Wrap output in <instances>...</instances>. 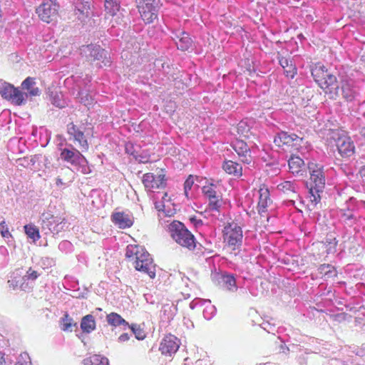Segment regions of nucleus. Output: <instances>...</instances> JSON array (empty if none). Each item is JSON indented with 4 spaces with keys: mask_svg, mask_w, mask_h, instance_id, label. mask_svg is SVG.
Listing matches in <instances>:
<instances>
[{
    "mask_svg": "<svg viewBox=\"0 0 365 365\" xmlns=\"http://www.w3.org/2000/svg\"><path fill=\"white\" fill-rule=\"evenodd\" d=\"M168 232L171 237L182 247L189 250H197L202 252V245H197L194 235L187 229L183 223L174 220L168 225Z\"/></svg>",
    "mask_w": 365,
    "mask_h": 365,
    "instance_id": "obj_1",
    "label": "nucleus"
},
{
    "mask_svg": "<svg viewBox=\"0 0 365 365\" xmlns=\"http://www.w3.org/2000/svg\"><path fill=\"white\" fill-rule=\"evenodd\" d=\"M308 169L310 174V189L311 201L314 203L319 202L320 193L323 192L326 178L324 166L314 162L308 164Z\"/></svg>",
    "mask_w": 365,
    "mask_h": 365,
    "instance_id": "obj_2",
    "label": "nucleus"
},
{
    "mask_svg": "<svg viewBox=\"0 0 365 365\" xmlns=\"http://www.w3.org/2000/svg\"><path fill=\"white\" fill-rule=\"evenodd\" d=\"M61 158L65 162L69 163L73 170L81 172L83 174H89L91 169L88 165L86 158L79 150L74 148L71 145L61 149Z\"/></svg>",
    "mask_w": 365,
    "mask_h": 365,
    "instance_id": "obj_3",
    "label": "nucleus"
},
{
    "mask_svg": "<svg viewBox=\"0 0 365 365\" xmlns=\"http://www.w3.org/2000/svg\"><path fill=\"white\" fill-rule=\"evenodd\" d=\"M80 53L88 61H98L97 64L100 68L111 65L110 54L99 45L92 43L83 45L80 48Z\"/></svg>",
    "mask_w": 365,
    "mask_h": 365,
    "instance_id": "obj_4",
    "label": "nucleus"
},
{
    "mask_svg": "<svg viewBox=\"0 0 365 365\" xmlns=\"http://www.w3.org/2000/svg\"><path fill=\"white\" fill-rule=\"evenodd\" d=\"M0 95L16 106L24 105L26 101V95L24 92L2 80H0Z\"/></svg>",
    "mask_w": 365,
    "mask_h": 365,
    "instance_id": "obj_5",
    "label": "nucleus"
},
{
    "mask_svg": "<svg viewBox=\"0 0 365 365\" xmlns=\"http://www.w3.org/2000/svg\"><path fill=\"white\" fill-rule=\"evenodd\" d=\"M224 240L233 250L240 248L242 244V230L236 223H228L223 230Z\"/></svg>",
    "mask_w": 365,
    "mask_h": 365,
    "instance_id": "obj_6",
    "label": "nucleus"
},
{
    "mask_svg": "<svg viewBox=\"0 0 365 365\" xmlns=\"http://www.w3.org/2000/svg\"><path fill=\"white\" fill-rule=\"evenodd\" d=\"M59 5L52 0H45L37 9L38 17L46 23L55 20L58 15Z\"/></svg>",
    "mask_w": 365,
    "mask_h": 365,
    "instance_id": "obj_7",
    "label": "nucleus"
},
{
    "mask_svg": "<svg viewBox=\"0 0 365 365\" xmlns=\"http://www.w3.org/2000/svg\"><path fill=\"white\" fill-rule=\"evenodd\" d=\"M41 227L53 234H58L64 230L66 222L50 213H43L41 216Z\"/></svg>",
    "mask_w": 365,
    "mask_h": 365,
    "instance_id": "obj_8",
    "label": "nucleus"
},
{
    "mask_svg": "<svg viewBox=\"0 0 365 365\" xmlns=\"http://www.w3.org/2000/svg\"><path fill=\"white\" fill-rule=\"evenodd\" d=\"M135 268L148 274L150 278L155 277V266L150 254L145 250L134 261Z\"/></svg>",
    "mask_w": 365,
    "mask_h": 365,
    "instance_id": "obj_9",
    "label": "nucleus"
},
{
    "mask_svg": "<svg viewBox=\"0 0 365 365\" xmlns=\"http://www.w3.org/2000/svg\"><path fill=\"white\" fill-rule=\"evenodd\" d=\"M327 94L331 96V98H336L339 96V85L337 78L335 75L328 72L325 75V79L320 83L319 86Z\"/></svg>",
    "mask_w": 365,
    "mask_h": 365,
    "instance_id": "obj_10",
    "label": "nucleus"
},
{
    "mask_svg": "<svg viewBox=\"0 0 365 365\" xmlns=\"http://www.w3.org/2000/svg\"><path fill=\"white\" fill-rule=\"evenodd\" d=\"M143 183L148 191H153L154 189L165 187L166 179L165 175H154L153 173H148L143 175Z\"/></svg>",
    "mask_w": 365,
    "mask_h": 365,
    "instance_id": "obj_11",
    "label": "nucleus"
},
{
    "mask_svg": "<svg viewBox=\"0 0 365 365\" xmlns=\"http://www.w3.org/2000/svg\"><path fill=\"white\" fill-rule=\"evenodd\" d=\"M302 141V138L299 137L294 133L289 134L285 131H281L278 133L274 139V143L279 147H281L284 145L298 146L301 145Z\"/></svg>",
    "mask_w": 365,
    "mask_h": 365,
    "instance_id": "obj_12",
    "label": "nucleus"
},
{
    "mask_svg": "<svg viewBox=\"0 0 365 365\" xmlns=\"http://www.w3.org/2000/svg\"><path fill=\"white\" fill-rule=\"evenodd\" d=\"M67 132L70 136L73 137L75 141L79 143L83 152L88 150V143L86 138L84 131L81 127L77 126L73 123H71L67 125Z\"/></svg>",
    "mask_w": 365,
    "mask_h": 365,
    "instance_id": "obj_13",
    "label": "nucleus"
},
{
    "mask_svg": "<svg viewBox=\"0 0 365 365\" xmlns=\"http://www.w3.org/2000/svg\"><path fill=\"white\" fill-rule=\"evenodd\" d=\"M340 90L342 97L346 101H354L357 94L354 81L347 76H343L340 78L339 91Z\"/></svg>",
    "mask_w": 365,
    "mask_h": 365,
    "instance_id": "obj_14",
    "label": "nucleus"
},
{
    "mask_svg": "<svg viewBox=\"0 0 365 365\" xmlns=\"http://www.w3.org/2000/svg\"><path fill=\"white\" fill-rule=\"evenodd\" d=\"M336 147L339 153L343 158H349L355 153L354 142L349 136H341L336 140Z\"/></svg>",
    "mask_w": 365,
    "mask_h": 365,
    "instance_id": "obj_15",
    "label": "nucleus"
},
{
    "mask_svg": "<svg viewBox=\"0 0 365 365\" xmlns=\"http://www.w3.org/2000/svg\"><path fill=\"white\" fill-rule=\"evenodd\" d=\"M38 276L39 274L30 267L21 278L18 280H9V282H11L13 286L19 287L21 290L29 291L31 289L32 287L27 281L30 280L34 282L38 278Z\"/></svg>",
    "mask_w": 365,
    "mask_h": 365,
    "instance_id": "obj_16",
    "label": "nucleus"
},
{
    "mask_svg": "<svg viewBox=\"0 0 365 365\" xmlns=\"http://www.w3.org/2000/svg\"><path fill=\"white\" fill-rule=\"evenodd\" d=\"M232 147L237 153L242 163L246 164L251 163L252 157L250 148L245 141L237 140L232 143Z\"/></svg>",
    "mask_w": 365,
    "mask_h": 365,
    "instance_id": "obj_17",
    "label": "nucleus"
},
{
    "mask_svg": "<svg viewBox=\"0 0 365 365\" xmlns=\"http://www.w3.org/2000/svg\"><path fill=\"white\" fill-rule=\"evenodd\" d=\"M179 348V341L174 335H168L163 339L160 349L163 354L171 355L175 353Z\"/></svg>",
    "mask_w": 365,
    "mask_h": 365,
    "instance_id": "obj_18",
    "label": "nucleus"
},
{
    "mask_svg": "<svg viewBox=\"0 0 365 365\" xmlns=\"http://www.w3.org/2000/svg\"><path fill=\"white\" fill-rule=\"evenodd\" d=\"M74 12L78 19L81 21H85L88 18L91 11V4L88 1L74 0Z\"/></svg>",
    "mask_w": 365,
    "mask_h": 365,
    "instance_id": "obj_19",
    "label": "nucleus"
},
{
    "mask_svg": "<svg viewBox=\"0 0 365 365\" xmlns=\"http://www.w3.org/2000/svg\"><path fill=\"white\" fill-rule=\"evenodd\" d=\"M175 41L176 46L181 51L188 50L192 44V40L189 34L185 31H177L172 37Z\"/></svg>",
    "mask_w": 365,
    "mask_h": 365,
    "instance_id": "obj_20",
    "label": "nucleus"
},
{
    "mask_svg": "<svg viewBox=\"0 0 365 365\" xmlns=\"http://www.w3.org/2000/svg\"><path fill=\"white\" fill-rule=\"evenodd\" d=\"M138 11L142 19L145 24H150L158 16V6H139Z\"/></svg>",
    "mask_w": 365,
    "mask_h": 365,
    "instance_id": "obj_21",
    "label": "nucleus"
},
{
    "mask_svg": "<svg viewBox=\"0 0 365 365\" xmlns=\"http://www.w3.org/2000/svg\"><path fill=\"white\" fill-rule=\"evenodd\" d=\"M259 197L257 205V211L261 216H263V214L267 211V208L272 202V200L269 197V191L268 188H260L259 190Z\"/></svg>",
    "mask_w": 365,
    "mask_h": 365,
    "instance_id": "obj_22",
    "label": "nucleus"
},
{
    "mask_svg": "<svg viewBox=\"0 0 365 365\" xmlns=\"http://www.w3.org/2000/svg\"><path fill=\"white\" fill-rule=\"evenodd\" d=\"M125 153L131 156L140 163H146L149 162L150 155L147 153V152L140 149L139 150H136L134 145L132 143H127L125 145Z\"/></svg>",
    "mask_w": 365,
    "mask_h": 365,
    "instance_id": "obj_23",
    "label": "nucleus"
},
{
    "mask_svg": "<svg viewBox=\"0 0 365 365\" xmlns=\"http://www.w3.org/2000/svg\"><path fill=\"white\" fill-rule=\"evenodd\" d=\"M36 81L34 78L27 77L22 83H21V88L23 90H26L27 92H24V94L26 95V98L29 96H38L41 94V91L38 87H36Z\"/></svg>",
    "mask_w": 365,
    "mask_h": 365,
    "instance_id": "obj_24",
    "label": "nucleus"
},
{
    "mask_svg": "<svg viewBox=\"0 0 365 365\" xmlns=\"http://www.w3.org/2000/svg\"><path fill=\"white\" fill-rule=\"evenodd\" d=\"M220 282L222 284V287L227 290L235 292L237 289L236 279L233 274L222 272L217 274Z\"/></svg>",
    "mask_w": 365,
    "mask_h": 365,
    "instance_id": "obj_25",
    "label": "nucleus"
},
{
    "mask_svg": "<svg viewBox=\"0 0 365 365\" xmlns=\"http://www.w3.org/2000/svg\"><path fill=\"white\" fill-rule=\"evenodd\" d=\"M112 221L117 225L120 228L130 227L133 225V221L129 215L124 212H115L111 216Z\"/></svg>",
    "mask_w": 365,
    "mask_h": 365,
    "instance_id": "obj_26",
    "label": "nucleus"
},
{
    "mask_svg": "<svg viewBox=\"0 0 365 365\" xmlns=\"http://www.w3.org/2000/svg\"><path fill=\"white\" fill-rule=\"evenodd\" d=\"M339 217L341 222L349 227L356 225L359 220V217L344 208L339 210Z\"/></svg>",
    "mask_w": 365,
    "mask_h": 365,
    "instance_id": "obj_27",
    "label": "nucleus"
},
{
    "mask_svg": "<svg viewBox=\"0 0 365 365\" xmlns=\"http://www.w3.org/2000/svg\"><path fill=\"white\" fill-rule=\"evenodd\" d=\"M223 170L230 175L235 177H240L242 175V167L241 165L232 160H227L222 165Z\"/></svg>",
    "mask_w": 365,
    "mask_h": 365,
    "instance_id": "obj_28",
    "label": "nucleus"
},
{
    "mask_svg": "<svg viewBox=\"0 0 365 365\" xmlns=\"http://www.w3.org/2000/svg\"><path fill=\"white\" fill-rule=\"evenodd\" d=\"M328 72L327 68L319 63L316 64L312 68V76L319 86H320V83L325 79V75H327Z\"/></svg>",
    "mask_w": 365,
    "mask_h": 365,
    "instance_id": "obj_29",
    "label": "nucleus"
},
{
    "mask_svg": "<svg viewBox=\"0 0 365 365\" xmlns=\"http://www.w3.org/2000/svg\"><path fill=\"white\" fill-rule=\"evenodd\" d=\"M289 171L294 175H298L302 168L304 166V160L297 155H292L288 160Z\"/></svg>",
    "mask_w": 365,
    "mask_h": 365,
    "instance_id": "obj_30",
    "label": "nucleus"
},
{
    "mask_svg": "<svg viewBox=\"0 0 365 365\" xmlns=\"http://www.w3.org/2000/svg\"><path fill=\"white\" fill-rule=\"evenodd\" d=\"M81 328L84 333L89 334L96 329V322L92 314L83 317L81 322Z\"/></svg>",
    "mask_w": 365,
    "mask_h": 365,
    "instance_id": "obj_31",
    "label": "nucleus"
},
{
    "mask_svg": "<svg viewBox=\"0 0 365 365\" xmlns=\"http://www.w3.org/2000/svg\"><path fill=\"white\" fill-rule=\"evenodd\" d=\"M106 320L108 324L113 327L120 325L129 327L128 322H127L120 314L115 312H111L109 314H107Z\"/></svg>",
    "mask_w": 365,
    "mask_h": 365,
    "instance_id": "obj_32",
    "label": "nucleus"
},
{
    "mask_svg": "<svg viewBox=\"0 0 365 365\" xmlns=\"http://www.w3.org/2000/svg\"><path fill=\"white\" fill-rule=\"evenodd\" d=\"M145 250V249L138 245H129L126 247L125 257L126 258H133L137 259V257Z\"/></svg>",
    "mask_w": 365,
    "mask_h": 365,
    "instance_id": "obj_33",
    "label": "nucleus"
},
{
    "mask_svg": "<svg viewBox=\"0 0 365 365\" xmlns=\"http://www.w3.org/2000/svg\"><path fill=\"white\" fill-rule=\"evenodd\" d=\"M120 7V0H105V9L111 16H115Z\"/></svg>",
    "mask_w": 365,
    "mask_h": 365,
    "instance_id": "obj_34",
    "label": "nucleus"
},
{
    "mask_svg": "<svg viewBox=\"0 0 365 365\" xmlns=\"http://www.w3.org/2000/svg\"><path fill=\"white\" fill-rule=\"evenodd\" d=\"M76 327L77 323L68 314H65L61 318V329L64 331H72L73 328Z\"/></svg>",
    "mask_w": 365,
    "mask_h": 365,
    "instance_id": "obj_35",
    "label": "nucleus"
},
{
    "mask_svg": "<svg viewBox=\"0 0 365 365\" xmlns=\"http://www.w3.org/2000/svg\"><path fill=\"white\" fill-rule=\"evenodd\" d=\"M277 189L284 193H288L289 192L297 193L298 187L294 182L284 181L277 185Z\"/></svg>",
    "mask_w": 365,
    "mask_h": 365,
    "instance_id": "obj_36",
    "label": "nucleus"
},
{
    "mask_svg": "<svg viewBox=\"0 0 365 365\" xmlns=\"http://www.w3.org/2000/svg\"><path fill=\"white\" fill-rule=\"evenodd\" d=\"M25 232L27 236L36 242L40 238L38 229L32 224H29L24 226Z\"/></svg>",
    "mask_w": 365,
    "mask_h": 365,
    "instance_id": "obj_37",
    "label": "nucleus"
},
{
    "mask_svg": "<svg viewBox=\"0 0 365 365\" xmlns=\"http://www.w3.org/2000/svg\"><path fill=\"white\" fill-rule=\"evenodd\" d=\"M344 209L354 213V212L359 210V201L356 198L351 197L345 202V207Z\"/></svg>",
    "mask_w": 365,
    "mask_h": 365,
    "instance_id": "obj_38",
    "label": "nucleus"
},
{
    "mask_svg": "<svg viewBox=\"0 0 365 365\" xmlns=\"http://www.w3.org/2000/svg\"><path fill=\"white\" fill-rule=\"evenodd\" d=\"M50 100L51 103L58 108H62L66 106V103L62 99L61 95H59L57 92H51Z\"/></svg>",
    "mask_w": 365,
    "mask_h": 365,
    "instance_id": "obj_39",
    "label": "nucleus"
},
{
    "mask_svg": "<svg viewBox=\"0 0 365 365\" xmlns=\"http://www.w3.org/2000/svg\"><path fill=\"white\" fill-rule=\"evenodd\" d=\"M132 330L133 334L135 335V338L138 340H143L145 337V333L143 329L140 327V326L137 324H132L130 327L129 326Z\"/></svg>",
    "mask_w": 365,
    "mask_h": 365,
    "instance_id": "obj_40",
    "label": "nucleus"
},
{
    "mask_svg": "<svg viewBox=\"0 0 365 365\" xmlns=\"http://www.w3.org/2000/svg\"><path fill=\"white\" fill-rule=\"evenodd\" d=\"M9 262V251L4 247H0V267L6 266Z\"/></svg>",
    "mask_w": 365,
    "mask_h": 365,
    "instance_id": "obj_41",
    "label": "nucleus"
},
{
    "mask_svg": "<svg viewBox=\"0 0 365 365\" xmlns=\"http://www.w3.org/2000/svg\"><path fill=\"white\" fill-rule=\"evenodd\" d=\"M214 185L210 184V185L204 186L202 188V193L210 200L215 199L217 197V193L215 189L213 188Z\"/></svg>",
    "mask_w": 365,
    "mask_h": 365,
    "instance_id": "obj_42",
    "label": "nucleus"
},
{
    "mask_svg": "<svg viewBox=\"0 0 365 365\" xmlns=\"http://www.w3.org/2000/svg\"><path fill=\"white\" fill-rule=\"evenodd\" d=\"M91 365H108V360L106 357H101L99 355H95L90 359Z\"/></svg>",
    "mask_w": 365,
    "mask_h": 365,
    "instance_id": "obj_43",
    "label": "nucleus"
},
{
    "mask_svg": "<svg viewBox=\"0 0 365 365\" xmlns=\"http://www.w3.org/2000/svg\"><path fill=\"white\" fill-rule=\"evenodd\" d=\"M78 95L81 100V102L84 105L88 106L91 105L93 103L92 96L87 93L86 91H79Z\"/></svg>",
    "mask_w": 365,
    "mask_h": 365,
    "instance_id": "obj_44",
    "label": "nucleus"
},
{
    "mask_svg": "<svg viewBox=\"0 0 365 365\" xmlns=\"http://www.w3.org/2000/svg\"><path fill=\"white\" fill-rule=\"evenodd\" d=\"M65 287L67 289H78V282L71 276H66L65 277Z\"/></svg>",
    "mask_w": 365,
    "mask_h": 365,
    "instance_id": "obj_45",
    "label": "nucleus"
},
{
    "mask_svg": "<svg viewBox=\"0 0 365 365\" xmlns=\"http://www.w3.org/2000/svg\"><path fill=\"white\" fill-rule=\"evenodd\" d=\"M58 249L65 253H68L73 250V245L68 240H63L58 245Z\"/></svg>",
    "mask_w": 365,
    "mask_h": 365,
    "instance_id": "obj_46",
    "label": "nucleus"
},
{
    "mask_svg": "<svg viewBox=\"0 0 365 365\" xmlns=\"http://www.w3.org/2000/svg\"><path fill=\"white\" fill-rule=\"evenodd\" d=\"M208 206L211 211H219L221 207V202L219 200V197H215V199H210Z\"/></svg>",
    "mask_w": 365,
    "mask_h": 365,
    "instance_id": "obj_47",
    "label": "nucleus"
},
{
    "mask_svg": "<svg viewBox=\"0 0 365 365\" xmlns=\"http://www.w3.org/2000/svg\"><path fill=\"white\" fill-rule=\"evenodd\" d=\"M0 232L2 237L4 238H9L11 237V235L9 231L7 225L4 219H0Z\"/></svg>",
    "mask_w": 365,
    "mask_h": 365,
    "instance_id": "obj_48",
    "label": "nucleus"
},
{
    "mask_svg": "<svg viewBox=\"0 0 365 365\" xmlns=\"http://www.w3.org/2000/svg\"><path fill=\"white\" fill-rule=\"evenodd\" d=\"M319 270L320 273L324 274L325 275L329 276L332 272H334V267L329 264H324L320 265Z\"/></svg>",
    "mask_w": 365,
    "mask_h": 365,
    "instance_id": "obj_49",
    "label": "nucleus"
},
{
    "mask_svg": "<svg viewBox=\"0 0 365 365\" xmlns=\"http://www.w3.org/2000/svg\"><path fill=\"white\" fill-rule=\"evenodd\" d=\"M216 309L214 306H210L206 307L203 310V316L207 319H210L215 314Z\"/></svg>",
    "mask_w": 365,
    "mask_h": 365,
    "instance_id": "obj_50",
    "label": "nucleus"
},
{
    "mask_svg": "<svg viewBox=\"0 0 365 365\" xmlns=\"http://www.w3.org/2000/svg\"><path fill=\"white\" fill-rule=\"evenodd\" d=\"M194 184V179L192 175H190L184 183V190L186 196H188V191L191 190Z\"/></svg>",
    "mask_w": 365,
    "mask_h": 365,
    "instance_id": "obj_51",
    "label": "nucleus"
},
{
    "mask_svg": "<svg viewBox=\"0 0 365 365\" xmlns=\"http://www.w3.org/2000/svg\"><path fill=\"white\" fill-rule=\"evenodd\" d=\"M138 6H158V0H136Z\"/></svg>",
    "mask_w": 365,
    "mask_h": 365,
    "instance_id": "obj_52",
    "label": "nucleus"
},
{
    "mask_svg": "<svg viewBox=\"0 0 365 365\" xmlns=\"http://www.w3.org/2000/svg\"><path fill=\"white\" fill-rule=\"evenodd\" d=\"M42 265L46 266V267H52L55 264V261L53 258H50L48 257H45L41 259Z\"/></svg>",
    "mask_w": 365,
    "mask_h": 365,
    "instance_id": "obj_53",
    "label": "nucleus"
},
{
    "mask_svg": "<svg viewBox=\"0 0 365 365\" xmlns=\"http://www.w3.org/2000/svg\"><path fill=\"white\" fill-rule=\"evenodd\" d=\"M190 220L196 228H198L203 225L202 220L197 219L195 217H190Z\"/></svg>",
    "mask_w": 365,
    "mask_h": 365,
    "instance_id": "obj_54",
    "label": "nucleus"
},
{
    "mask_svg": "<svg viewBox=\"0 0 365 365\" xmlns=\"http://www.w3.org/2000/svg\"><path fill=\"white\" fill-rule=\"evenodd\" d=\"M279 64L280 66L283 68H285L286 67H287L289 66V61L287 58H284V57H281L279 59Z\"/></svg>",
    "mask_w": 365,
    "mask_h": 365,
    "instance_id": "obj_55",
    "label": "nucleus"
},
{
    "mask_svg": "<svg viewBox=\"0 0 365 365\" xmlns=\"http://www.w3.org/2000/svg\"><path fill=\"white\" fill-rule=\"evenodd\" d=\"M129 339H130V335L127 333H123L118 337V341L119 342H124V341L129 340Z\"/></svg>",
    "mask_w": 365,
    "mask_h": 365,
    "instance_id": "obj_56",
    "label": "nucleus"
},
{
    "mask_svg": "<svg viewBox=\"0 0 365 365\" xmlns=\"http://www.w3.org/2000/svg\"><path fill=\"white\" fill-rule=\"evenodd\" d=\"M165 205L163 202H155V208L158 209L159 211H163L165 212Z\"/></svg>",
    "mask_w": 365,
    "mask_h": 365,
    "instance_id": "obj_57",
    "label": "nucleus"
},
{
    "mask_svg": "<svg viewBox=\"0 0 365 365\" xmlns=\"http://www.w3.org/2000/svg\"><path fill=\"white\" fill-rule=\"evenodd\" d=\"M329 365H344V364L338 361L336 359H331Z\"/></svg>",
    "mask_w": 365,
    "mask_h": 365,
    "instance_id": "obj_58",
    "label": "nucleus"
},
{
    "mask_svg": "<svg viewBox=\"0 0 365 365\" xmlns=\"http://www.w3.org/2000/svg\"><path fill=\"white\" fill-rule=\"evenodd\" d=\"M38 158H39L38 155L31 156V160H30L31 165H34L35 163L36 162V160L38 159Z\"/></svg>",
    "mask_w": 365,
    "mask_h": 365,
    "instance_id": "obj_59",
    "label": "nucleus"
},
{
    "mask_svg": "<svg viewBox=\"0 0 365 365\" xmlns=\"http://www.w3.org/2000/svg\"><path fill=\"white\" fill-rule=\"evenodd\" d=\"M64 183L63 182L62 179L60 177L56 178V185L57 186H60V185H62Z\"/></svg>",
    "mask_w": 365,
    "mask_h": 365,
    "instance_id": "obj_60",
    "label": "nucleus"
},
{
    "mask_svg": "<svg viewBox=\"0 0 365 365\" xmlns=\"http://www.w3.org/2000/svg\"><path fill=\"white\" fill-rule=\"evenodd\" d=\"M359 173L362 178H365V165L360 168Z\"/></svg>",
    "mask_w": 365,
    "mask_h": 365,
    "instance_id": "obj_61",
    "label": "nucleus"
},
{
    "mask_svg": "<svg viewBox=\"0 0 365 365\" xmlns=\"http://www.w3.org/2000/svg\"><path fill=\"white\" fill-rule=\"evenodd\" d=\"M168 197V193H164L163 196L162 197V200H163V202L164 203L165 202H170V198L169 197L168 199H167Z\"/></svg>",
    "mask_w": 365,
    "mask_h": 365,
    "instance_id": "obj_62",
    "label": "nucleus"
},
{
    "mask_svg": "<svg viewBox=\"0 0 365 365\" xmlns=\"http://www.w3.org/2000/svg\"><path fill=\"white\" fill-rule=\"evenodd\" d=\"M360 133H361V135L365 138V128H363L361 130Z\"/></svg>",
    "mask_w": 365,
    "mask_h": 365,
    "instance_id": "obj_63",
    "label": "nucleus"
},
{
    "mask_svg": "<svg viewBox=\"0 0 365 365\" xmlns=\"http://www.w3.org/2000/svg\"><path fill=\"white\" fill-rule=\"evenodd\" d=\"M359 205H361L365 209V200H359Z\"/></svg>",
    "mask_w": 365,
    "mask_h": 365,
    "instance_id": "obj_64",
    "label": "nucleus"
}]
</instances>
